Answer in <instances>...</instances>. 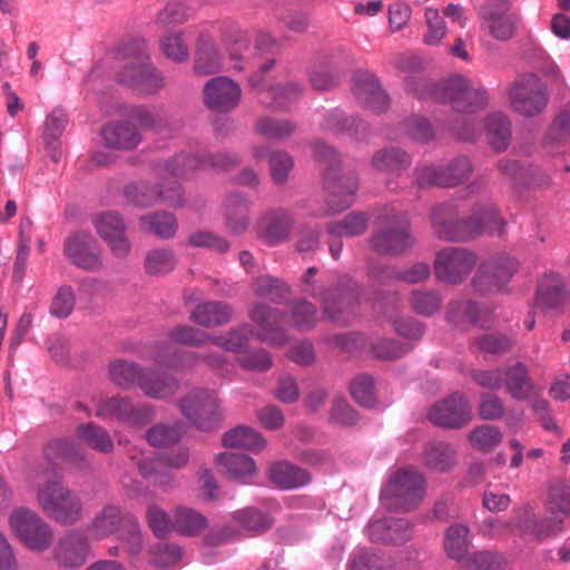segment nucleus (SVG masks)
Returning <instances> with one entry per match:
<instances>
[{"label":"nucleus","instance_id":"4d7b16f0","mask_svg":"<svg viewBox=\"0 0 570 570\" xmlns=\"http://www.w3.org/2000/svg\"><path fill=\"white\" fill-rule=\"evenodd\" d=\"M256 131L269 139L284 140L296 129V125L289 119L264 117L257 120Z\"/></svg>","mask_w":570,"mask_h":570},{"label":"nucleus","instance_id":"5701e85b","mask_svg":"<svg viewBox=\"0 0 570 570\" xmlns=\"http://www.w3.org/2000/svg\"><path fill=\"white\" fill-rule=\"evenodd\" d=\"M89 552L87 535L78 530H71L58 540L53 558L61 567L79 568L86 562Z\"/></svg>","mask_w":570,"mask_h":570},{"label":"nucleus","instance_id":"09e8293b","mask_svg":"<svg viewBox=\"0 0 570 570\" xmlns=\"http://www.w3.org/2000/svg\"><path fill=\"white\" fill-rule=\"evenodd\" d=\"M469 532V528L461 523L448 528L444 537V550L449 558L461 560L465 557L470 546Z\"/></svg>","mask_w":570,"mask_h":570},{"label":"nucleus","instance_id":"20e7f679","mask_svg":"<svg viewBox=\"0 0 570 570\" xmlns=\"http://www.w3.org/2000/svg\"><path fill=\"white\" fill-rule=\"evenodd\" d=\"M126 61L116 75L118 83L142 95H154L165 86V79L150 62L144 41L127 45L122 51Z\"/></svg>","mask_w":570,"mask_h":570},{"label":"nucleus","instance_id":"bf43d9fd","mask_svg":"<svg viewBox=\"0 0 570 570\" xmlns=\"http://www.w3.org/2000/svg\"><path fill=\"white\" fill-rule=\"evenodd\" d=\"M233 519L244 529L256 533L265 532L273 525V519L268 514L253 508L234 512Z\"/></svg>","mask_w":570,"mask_h":570},{"label":"nucleus","instance_id":"58836bf2","mask_svg":"<svg viewBox=\"0 0 570 570\" xmlns=\"http://www.w3.org/2000/svg\"><path fill=\"white\" fill-rule=\"evenodd\" d=\"M252 289L257 297L281 304L291 295L289 285L281 278L263 275L253 281Z\"/></svg>","mask_w":570,"mask_h":570},{"label":"nucleus","instance_id":"1a4fd4ad","mask_svg":"<svg viewBox=\"0 0 570 570\" xmlns=\"http://www.w3.org/2000/svg\"><path fill=\"white\" fill-rule=\"evenodd\" d=\"M317 273L316 267H309L303 275L305 284L304 292L312 297H321L323 311L334 322L347 325L354 317V307L358 301V295L353 288L340 292L338 294L325 293L314 277Z\"/></svg>","mask_w":570,"mask_h":570},{"label":"nucleus","instance_id":"3c124183","mask_svg":"<svg viewBox=\"0 0 570 570\" xmlns=\"http://www.w3.org/2000/svg\"><path fill=\"white\" fill-rule=\"evenodd\" d=\"M185 432V424L180 421H175L171 424L160 423L147 431L146 439L150 445L163 448L178 442Z\"/></svg>","mask_w":570,"mask_h":570},{"label":"nucleus","instance_id":"39448f33","mask_svg":"<svg viewBox=\"0 0 570 570\" xmlns=\"http://www.w3.org/2000/svg\"><path fill=\"white\" fill-rule=\"evenodd\" d=\"M313 151L316 160L325 165L324 185L330 194L327 207L323 212L315 214V216L338 214L352 206L354 195L358 189L357 178L352 173L343 176L335 175L337 156L332 147L323 142H315Z\"/></svg>","mask_w":570,"mask_h":570},{"label":"nucleus","instance_id":"7c9ffc66","mask_svg":"<svg viewBox=\"0 0 570 570\" xmlns=\"http://www.w3.org/2000/svg\"><path fill=\"white\" fill-rule=\"evenodd\" d=\"M215 462L222 473L243 483L256 473L255 461L246 454L223 453L216 456Z\"/></svg>","mask_w":570,"mask_h":570},{"label":"nucleus","instance_id":"680f3d73","mask_svg":"<svg viewBox=\"0 0 570 570\" xmlns=\"http://www.w3.org/2000/svg\"><path fill=\"white\" fill-rule=\"evenodd\" d=\"M469 441L474 449L489 452L500 444L502 433L497 426L483 424L470 432Z\"/></svg>","mask_w":570,"mask_h":570},{"label":"nucleus","instance_id":"37998d69","mask_svg":"<svg viewBox=\"0 0 570 570\" xmlns=\"http://www.w3.org/2000/svg\"><path fill=\"white\" fill-rule=\"evenodd\" d=\"M174 529L184 535H198L208 524L202 513L186 507H178L174 510Z\"/></svg>","mask_w":570,"mask_h":570},{"label":"nucleus","instance_id":"9b49d317","mask_svg":"<svg viewBox=\"0 0 570 570\" xmlns=\"http://www.w3.org/2000/svg\"><path fill=\"white\" fill-rule=\"evenodd\" d=\"M519 269L518 261L508 254H498L484 261L476 269L472 286L480 294L501 292Z\"/></svg>","mask_w":570,"mask_h":570},{"label":"nucleus","instance_id":"7ed1b4c3","mask_svg":"<svg viewBox=\"0 0 570 570\" xmlns=\"http://www.w3.org/2000/svg\"><path fill=\"white\" fill-rule=\"evenodd\" d=\"M249 318L258 327L255 333L250 324H242L220 335H212V344L232 353H244L253 336L273 345H283L287 341L285 330L281 326L283 313L264 303L253 304Z\"/></svg>","mask_w":570,"mask_h":570},{"label":"nucleus","instance_id":"f257e3e1","mask_svg":"<svg viewBox=\"0 0 570 570\" xmlns=\"http://www.w3.org/2000/svg\"><path fill=\"white\" fill-rule=\"evenodd\" d=\"M431 224L439 238L465 242L483 234H501L504 220L492 204L478 206L470 217L459 218L454 204L442 203L432 208Z\"/></svg>","mask_w":570,"mask_h":570},{"label":"nucleus","instance_id":"ddd939ff","mask_svg":"<svg viewBox=\"0 0 570 570\" xmlns=\"http://www.w3.org/2000/svg\"><path fill=\"white\" fill-rule=\"evenodd\" d=\"M367 243L368 247L377 254L399 256L412 247L414 239L407 222L404 218L393 217L374 230Z\"/></svg>","mask_w":570,"mask_h":570},{"label":"nucleus","instance_id":"72a5a7b5","mask_svg":"<svg viewBox=\"0 0 570 570\" xmlns=\"http://www.w3.org/2000/svg\"><path fill=\"white\" fill-rule=\"evenodd\" d=\"M567 299V291L561 276L557 273L544 274L538 285L535 304L557 308Z\"/></svg>","mask_w":570,"mask_h":570},{"label":"nucleus","instance_id":"0eeeda50","mask_svg":"<svg viewBox=\"0 0 570 570\" xmlns=\"http://www.w3.org/2000/svg\"><path fill=\"white\" fill-rule=\"evenodd\" d=\"M179 409L189 424L200 431H212L218 428L223 420L220 400L215 390H191L179 400Z\"/></svg>","mask_w":570,"mask_h":570},{"label":"nucleus","instance_id":"8fccbe9b","mask_svg":"<svg viewBox=\"0 0 570 570\" xmlns=\"http://www.w3.org/2000/svg\"><path fill=\"white\" fill-rule=\"evenodd\" d=\"M316 307L306 299L294 301L288 309V323L299 331H308L318 322Z\"/></svg>","mask_w":570,"mask_h":570},{"label":"nucleus","instance_id":"4c0bfd02","mask_svg":"<svg viewBox=\"0 0 570 570\" xmlns=\"http://www.w3.org/2000/svg\"><path fill=\"white\" fill-rule=\"evenodd\" d=\"M411 165L410 156L396 148L389 147L377 150L372 158V166L380 171L400 175Z\"/></svg>","mask_w":570,"mask_h":570},{"label":"nucleus","instance_id":"e2e57ef3","mask_svg":"<svg viewBox=\"0 0 570 570\" xmlns=\"http://www.w3.org/2000/svg\"><path fill=\"white\" fill-rule=\"evenodd\" d=\"M350 391L353 399L363 406L371 407L376 403L374 381L367 374L355 376L350 384Z\"/></svg>","mask_w":570,"mask_h":570},{"label":"nucleus","instance_id":"6e6552de","mask_svg":"<svg viewBox=\"0 0 570 570\" xmlns=\"http://www.w3.org/2000/svg\"><path fill=\"white\" fill-rule=\"evenodd\" d=\"M508 99L514 111L531 118L546 110L549 104V92L537 75L525 73L509 87Z\"/></svg>","mask_w":570,"mask_h":570},{"label":"nucleus","instance_id":"393cba45","mask_svg":"<svg viewBox=\"0 0 570 570\" xmlns=\"http://www.w3.org/2000/svg\"><path fill=\"white\" fill-rule=\"evenodd\" d=\"M518 515L520 520L513 525V530L533 534L539 540L557 535L562 531L563 520L560 514L539 519L531 509L525 507L518 511Z\"/></svg>","mask_w":570,"mask_h":570},{"label":"nucleus","instance_id":"bb28decb","mask_svg":"<svg viewBox=\"0 0 570 570\" xmlns=\"http://www.w3.org/2000/svg\"><path fill=\"white\" fill-rule=\"evenodd\" d=\"M232 306L222 301H209L198 304L190 313V321L203 327H217L230 322Z\"/></svg>","mask_w":570,"mask_h":570},{"label":"nucleus","instance_id":"e433bc0d","mask_svg":"<svg viewBox=\"0 0 570 570\" xmlns=\"http://www.w3.org/2000/svg\"><path fill=\"white\" fill-rule=\"evenodd\" d=\"M45 455L51 463L65 461L79 464L85 461L86 453L82 446L70 439H55L45 446Z\"/></svg>","mask_w":570,"mask_h":570},{"label":"nucleus","instance_id":"c03bdc74","mask_svg":"<svg viewBox=\"0 0 570 570\" xmlns=\"http://www.w3.org/2000/svg\"><path fill=\"white\" fill-rule=\"evenodd\" d=\"M302 94V87L296 82L276 85L262 92L261 101L274 109H286Z\"/></svg>","mask_w":570,"mask_h":570},{"label":"nucleus","instance_id":"c756f323","mask_svg":"<svg viewBox=\"0 0 570 570\" xmlns=\"http://www.w3.org/2000/svg\"><path fill=\"white\" fill-rule=\"evenodd\" d=\"M138 387L149 397L167 399L177 393L179 382L160 370L150 368L138 381Z\"/></svg>","mask_w":570,"mask_h":570},{"label":"nucleus","instance_id":"9d476101","mask_svg":"<svg viewBox=\"0 0 570 570\" xmlns=\"http://www.w3.org/2000/svg\"><path fill=\"white\" fill-rule=\"evenodd\" d=\"M9 525L17 538L30 550L41 552L52 544L51 527L30 509H14L9 517Z\"/></svg>","mask_w":570,"mask_h":570},{"label":"nucleus","instance_id":"f8f14e48","mask_svg":"<svg viewBox=\"0 0 570 570\" xmlns=\"http://www.w3.org/2000/svg\"><path fill=\"white\" fill-rule=\"evenodd\" d=\"M240 159L234 153L222 151L207 157L179 154L171 160L159 165V174L183 178L197 168L210 167L215 170H228L239 165Z\"/></svg>","mask_w":570,"mask_h":570},{"label":"nucleus","instance_id":"473e14b6","mask_svg":"<svg viewBox=\"0 0 570 570\" xmlns=\"http://www.w3.org/2000/svg\"><path fill=\"white\" fill-rule=\"evenodd\" d=\"M269 480L279 489H296L304 487L311 481L309 473L288 462L281 461L269 468Z\"/></svg>","mask_w":570,"mask_h":570},{"label":"nucleus","instance_id":"052dcab7","mask_svg":"<svg viewBox=\"0 0 570 570\" xmlns=\"http://www.w3.org/2000/svg\"><path fill=\"white\" fill-rule=\"evenodd\" d=\"M222 68V57L212 43H203L196 53L194 69L196 73L208 76Z\"/></svg>","mask_w":570,"mask_h":570},{"label":"nucleus","instance_id":"13d9d810","mask_svg":"<svg viewBox=\"0 0 570 570\" xmlns=\"http://www.w3.org/2000/svg\"><path fill=\"white\" fill-rule=\"evenodd\" d=\"M69 492L70 490L63 487L59 480H47L45 484L38 488L37 501L42 511L49 515L59 500L63 499Z\"/></svg>","mask_w":570,"mask_h":570},{"label":"nucleus","instance_id":"6e6d98bb","mask_svg":"<svg viewBox=\"0 0 570 570\" xmlns=\"http://www.w3.org/2000/svg\"><path fill=\"white\" fill-rule=\"evenodd\" d=\"M144 266L149 275L167 274L175 268L176 257L171 249L154 248L146 254Z\"/></svg>","mask_w":570,"mask_h":570},{"label":"nucleus","instance_id":"ea45409f","mask_svg":"<svg viewBox=\"0 0 570 570\" xmlns=\"http://www.w3.org/2000/svg\"><path fill=\"white\" fill-rule=\"evenodd\" d=\"M507 392L515 400H525L532 391L528 368L521 363L504 367V384Z\"/></svg>","mask_w":570,"mask_h":570},{"label":"nucleus","instance_id":"a18cd8bd","mask_svg":"<svg viewBox=\"0 0 570 570\" xmlns=\"http://www.w3.org/2000/svg\"><path fill=\"white\" fill-rule=\"evenodd\" d=\"M139 222L144 232L154 234L159 238H170L177 230L175 216L166 212L144 215Z\"/></svg>","mask_w":570,"mask_h":570},{"label":"nucleus","instance_id":"de8ad7c7","mask_svg":"<svg viewBox=\"0 0 570 570\" xmlns=\"http://www.w3.org/2000/svg\"><path fill=\"white\" fill-rule=\"evenodd\" d=\"M442 304L443 297L435 289H413L409 296L410 308L426 317L439 313Z\"/></svg>","mask_w":570,"mask_h":570},{"label":"nucleus","instance_id":"aec40b11","mask_svg":"<svg viewBox=\"0 0 570 570\" xmlns=\"http://www.w3.org/2000/svg\"><path fill=\"white\" fill-rule=\"evenodd\" d=\"M429 419L435 425L460 429L471 419V409L463 394L455 392L435 403L429 411Z\"/></svg>","mask_w":570,"mask_h":570},{"label":"nucleus","instance_id":"f3484780","mask_svg":"<svg viewBox=\"0 0 570 570\" xmlns=\"http://www.w3.org/2000/svg\"><path fill=\"white\" fill-rule=\"evenodd\" d=\"M125 196L128 203L140 207L154 206L159 202L171 207H178L184 203L180 186L177 184L169 186L167 189L158 184L151 185L146 181L130 184L125 188Z\"/></svg>","mask_w":570,"mask_h":570},{"label":"nucleus","instance_id":"4468645a","mask_svg":"<svg viewBox=\"0 0 570 570\" xmlns=\"http://www.w3.org/2000/svg\"><path fill=\"white\" fill-rule=\"evenodd\" d=\"M476 256L462 247H446L436 253L434 259L435 277L446 284L463 283L474 266Z\"/></svg>","mask_w":570,"mask_h":570},{"label":"nucleus","instance_id":"a19ab883","mask_svg":"<svg viewBox=\"0 0 570 570\" xmlns=\"http://www.w3.org/2000/svg\"><path fill=\"white\" fill-rule=\"evenodd\" d=\"M455 451L445 442H431L423 452L424 464L436 472H446L455 464Z\"/></svg>","mask_w":570,"mask_h":570},{"label":"nucleus","instance_id":"49530a36","mask_svg":"<svg viewBox=\"0 0 570 570\" xmlns=\"http://www.w3.org/2000/svg\"><path fill=\"white\" fill-rule=\"evenodd\" d=\"M368 217L365 213L353 212L340 222L330 223L327 232L333 237H355L367 229Z\"/></svg>","mask_w":570,"mask_h":570},{"label":"nucleus","instance_id":"6ab92c4d","mask_svg":"<svg viewBox=\"0 0 570 570\" xmlns=\"http://www.w3.org/2000/svg\"><path fill=\"white\" fill-rule=\"evenodd\" d=\"M100 417H116L134 426L147 424L154 417V409L148 404L135 406L128 397L115 396L102 399L96 411Z\"/></svg>","mask_w":570,"mask_h":570},{"label":"nucleus","instance_id":"f03ea898","mask_svg":"<svg viewBox=\"0 0 570 570\" xmlns=\"http://www.w3.org/2000/svg\"><path fill=\"white\" fill-rule=\"evenodd\" d=\"M405 87L419 97L431 95L436 101L450 105L456 112L474 114L489 104L488 91L462 75H453L432 87L423 76H409Z\"/></svg>","mask_w":570,"mask_h":570},{"label":"nucleus","instance_id":"2eb2a0df","mask_svg":"<svg viewBox=\"0 0 570 570\" xmlns=\"http://www.w3.org/2000/svg\"><path fill=\"white\" fill-rule=\"evenodd\" d=\"M481 24L499 41L511 39L515 32L518 17L507 0H487L478 9Z\"/></svg>","mask_w":570,"mask_h":570},{"label":"nucleus","instance_id":"603ef678","mask_svg":"<svg viewBox=\"0 0 570 570\" xmlns=\"http://www.w3.org/2000/svg\"><path fill=\"white\" fill-rule=\"evenodd\" d=\"M145 372L136 363L124 360H116L109 365L110 380L120 387H128L132 384L138 386V381Z\"/></svg>","mask_w":570,"mask_h":570},{"label":"nucleus","instance_id":"774afa93","mask_svg":"<svg viewBox=\"0 0 570 570\" xmlns=\"http://www.w3.org/2000/svg\"><path fill=\"white\" fill-rule=\"evenodd\" d=\"M326 127L335 132L348 131L356 138H363L366 126L356 118H346L340 111H334L326 119Z\"/></svg>","mask_w":570,"mask_h":570},{"label":"nucleus","instance_id":"b1692460","mask_svg":"<svg viewBox=\"0 0 570 570\" xmlns=\"http://www.w3.org/2000/svg\"><path fill=\"white\" fill-rule=\"evenodd\" d=\"M354 95L367 109L383 112L390 106L387 94L381 88L379 79L367 71H360L354 76Z\"/></svg>","mask_w":570,"mask_h":570},{"label":"nucleus","instance_id":"dca6fc26","mask_svg":"<svg viewBox=\"0 0 570 570\" xmlns=\"http://www.w3.org/2000/svg\"><path fill=\"white\" fill-rule=\"evenodd\" d=\"M471 164L466 157H458L446 166L424 165L414 171L415 183L420 187H452L464 181L471 174Z\"/></svg>","mask_w":570,"mask_h":570},{"label":"nucleus","instance_id":"cd10ccee","mask_svg":"<svg viewBox=\"0 0 570 570\" xmlns=\"http://www.w3.org/2000/svg\"><path fill=\"white\" fill-rule=\"evenodd\" d=\"M131 517L117 505H107L94 518L87 530L94 539H104L120 531L126 525L127 518Z\"/></svg>","mask_w":570,"mask_h":570},{"label":"nucleus","instance_id":"79ce46f5","mask_svg":"<svg viewBox=\"0 0 570 570\" xmlns=\"http://www.w3.org/2000/svg\"><path fill=\"white\" fill-rule=\"evenodd\" d=\"M77 438L89 448L101 452L111 453L114 441L109 433L101 426L94 423L79 424L76 429Z\"/></svg>","mask_w":570,"mask_h":570},{"label":"nucleus","instance_id":"c85d7f7f","mask_svg":"<svg viewBox=\"0 0 570 570\" xmlns=\"http://www.w3.org/2000/svg\"><path fill=\"white\" fill-rule=\"evenodd\" d=\"M101 136L107 147L119 150L134 149L141 140L140 132L129 121H120L105 126Z\"/></svg>","mask_w":570,"mask_h":570},{"label":"nucleus","instance_id":"423d86ee","mask_svg":"<svg viewBox=\"0 0 570 570\" xmlns=\"http://www.w3.org/2000/svg\"><path fill=\"white\" fill-rule=\"evenodd\" d=\"M425 497V479L413 466L400 469L382 489V504L390 510L410 511Z\"/></svg>","mask_w":570,"mask_h":570},{"label":"nucleus","instance_id":"f704fd0d","mask_svg":"<svg viewBox=\"0 0 570 570\" xmlns=\"http://www.w3.org/2000/svg\"><path fill=\"white\" fill-rule=\"evenodd\" d=\"M484 128L490 146L497 151H503L510 145L512 131L509 117L501 112L494 111L485 118Z\"/></svg>","mask_w":570,"mask_h":570},{"label":"nucleus","instance_id":"338daca9","mask_svg":"<svg viewBox=\"0 0 570 570\" xmlns=\"http://www.w3.org/2000/svg\"><path fill=\"white\" fill-rule=\"evenodd\" d=\"M268 163L273 181L277 185H284L294 168L293 157L285 151H275L269 155Z\"/></svg>","mask_w":570,"mask_h":570},{"label":"nucleus","instance_id":"864d4df0","mask_svg":"<svg viewBox=\"0 0 570 570\" xmlns=\"http://www.w3.org/2000/svg\"><path fill=\"white\" fill-rule=\"evenodd\" d=\"M49 517L65 525L73 524L82 517V504L79 498L70 491L59 500Z\"/></svg>","mask_w":570,"mask_h":570},{"label":"nucleus","instance_id":"5fc2aeb1","mask_svg":"<svg viewBox=\"0 0 570 570\" xmlns=\"http://www.w3.org/2000/svg\"><path fill=\"white\" fill-rule=\"evenodd\" d=\"M478 306L471 301H452L449 304L446 314L448 321L455 327L466 328L471 324L478 323Z\"/></svg>","mask_w":570,"mask_h":570},{"label":"nucleus","instance_id":"c9c22d12","mask_svg":"<svg viewBox=\"0 0 570 570\" xmlns=\"http://www.w3.org/2000/svg\"><path fill=\"white\" fill-rule=\"evenodd\" d=\"M227 448H239L252 452H261L266 446L265 438L255 429L247 425H238L227 431L222 439Z\"/></svg>","mask_w":570,"mask_h":570},{"label":"nucleus","instance_id":"412c9836","mask_svg":"<svg viewBox=\"0 0 570 570\" xmlns=\"http://www.w3.org/2000/svg\"><path fill=\"white\" fill-rule=\"evenodd\" d=\"M97 234L106 242L111 253L117 257H126L131 244L126 236L124 219L114 212H104L92 218Z\"/></svg>","mask_w":570,"mask_h":570},{"label":"nucleus","instance_id":"4be33fe9","mask_svg":"<svg viewBox=\"0 0 570 570\" xmlns=\"http://www.w3.org/2000/svg\"><path fill=\"white\" fill-rule=\"evenodd\" d=\"M242 90L237 82L227 77H215L204 87L205 105L217 112H228L240 101Z\"/></svg>","mask_w":570,"mask_h":570},{"label":"nucleus","instance_id":"0e129e2a","mask_svg":"<svg viewBox=\"0 0 570 570\" xmlns=\"http://www.w3.org/2000/svg\"><path fill=\"white\" fill-rule=\"evenodd\" d=\"M205 362L212 368H220L226 363V357L220 353L200 354L195 352L184 353L179 360L168 362V366L176 368H186Z\"/></svg>","mask_w":570,"mask_h":570},{"label":"nucleus","instance_id":"a878e982","mask_svg":"<svg viewBox=\"0 0 570 570\" xmlns=\"http://www.w3.org/2000/svg\"><path fill=\"white\" fill-rule=\"evenodd\" d=\"M294 227V219L289 212L283 208L266 213L259 222V235L269 244L285 240Z\"/></svg>","mask_w":570,"mask_h":570},{"label":"nucleus","instance_id":"69168bd1","mask_svg":"<svg viewBox=\"0 0 570 570\" xmlns=\"http://www.w3.org/2000/svg\"><path fill=\"white\" fill-rule=\"evenodd\" d=\"M169 337L180 344L189 346H203L207 343L212 344V335L189 325H181L173 328Z\"/></svg>","mask_w":570,"mask_h":570},{"label":"nucleus","instance_id":"a211bd4d","mask_svg":"<svg viewBox=\"0 0 570 570\" xmlns=\"http://www.w3.org/2000/svg\"><path fill=\"white\" fill-rule=\"evenodd\" d=\"M63 252L71 263L81 269L98 272L104 267L98 244L88 232L70 235L65 240Z\"/></svg>","mask_w":570,"mask_h":570},{"label":"nucleus","instance_id":"2f4dec72","mask_svg":"<svg viewBox=\"0 0 570 570\" xmlns=\"http://www.w3.org/2000/svg\"><path fill=\"white\" fill-rule=\"evenodd\" d=\"M223 216L229 233L239 235L249 226L248 202L240 194H230L226 197Z\"/></svg>","mask_w":570,"mask_h":570}]
</instances>
